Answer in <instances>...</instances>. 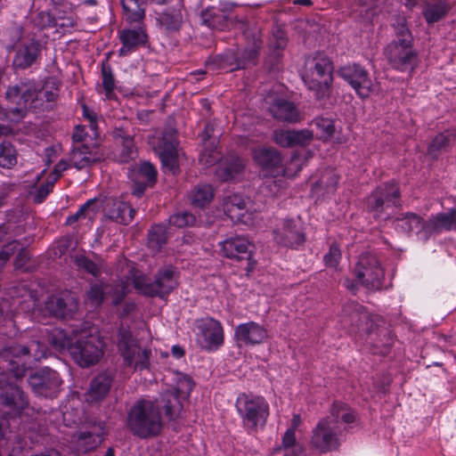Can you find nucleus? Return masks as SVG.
<instances>
[{"label": "nucleus", "instance_id": "nucleus-55", "mask_svg": "<svg viewBox=\"0 0 456 456\" xmlns=\"http://www.w3.org/2000/svg\"><path fill=\"white\" fill-rule=\"evenodd\" d=\"M281 449L288 451L292 449L294 456H304V451L302 447L297 444L295 428H289L287 429L282 436L281 445L275 449V452H280Z\"/></svg>", "mask_w": 456, "mask_h": 456}, {"label": "nucleus", "instance_id": "nucleus-12", "mask_svg": "<svg viewBox=\"0 0 456 456\" xmlns=\"http://www.w3.org/2000/svg\"><path fill=\"white\" fill-rule=\"evenodd\" d=\"M69 354L79 366L90 367L102 357V343L98 337L93 335L79 338L69 347Z\"/></svg>", "mask_w": 456, "mask_h": 456}, {"label": "nucleus", "instance_id": "nucleus-56", "mask_svg": "<svg viewBox=\"0 0 456 456\" xmlns=\"http://www.w3.org/2000/svg\"><path fill=\"white\" fill-rule=\"evenodd\" d=\"M48 342L53 346L55 350L69 352V347L73 345L70 338L67 337L66 333L61 330H54L48 335Z\"/></svg>", "mask_w": 456, "mask_h": 456}, {"label": "nucleus", "instance_id": "nucleus-60", "mask_svg": "<svg viewBox=\"0 0 456 456\" xmlns=\"http://www.w3.org/2000/svg\"><path fill=\"white\" fill-rule=\"evenodd\" d=\"M168 221L173 226L183 228L193 225L196 222V217L193 214L184 211L172 215Z\"/></svg>", "mask_w": 456, "mask_h": 456}, {"label": "nucleus", "instance_id": "nucleus-26", "mask_svg": "<svg viewBox=\"0 0 456 456\" xmlns=\"http://www.w3.org/2000/svg\"><path fill=\"white\" fill-rule=\"evenodd\" d=\"M199 342L207 350H217L224 344V330L220 322L209 318L198 326Z\"/></svg>", "mask_w": 456, "mask_h": 456}, {"label": "nucleus", "instance_id": "nucleus-50", "mask_svg": "<svg viewBox=\"0 0 456 456\" xmlns=\"http://www.w3.org/2000/svg\"><path fill=\"white\" fill-rule=\"evenodd\" d=\"M288 45V35L284 28L281 25H275L272 28L271 37L268 43V50L282 53Z\"/></svg>", "mask_w": 456, "mask_h": 456}, {"label": "nucleus", "instance_id": "nucleus-19", "mask_svg": "<svg viewBox=\"0 0 456 456\" xmlns=\"http://www.w3.org/2000/svg\"><path fill=\"white\" fill-rule=\"evenodd\" d=\"M144 20L126 22L129 27L119 31L118 38L122 44L118 50L119 56H126L140 47L147 45L149 36Z\"/></svg>", "mask_w": 456, "mask_h": 456}, {"label": "nucleus", "instance_id": "nucleus-34", "mask_svg": "<svg viewBox=\"0 0 456 456\" xmlns=\"http://www.w3.org/2000/svg\"><path fill=\"white\" fill-rule=\"evenodd\" d=\"M112 381V376L106 372H102L95 376L92 379L90 387L85 394L86 402L93 404L103 401L110 393Z\"/></svg>", "mask_w": 456, "mask_h": 456}, {"label": "nucleus", "instance_id": "nucleus-57", "mask_svg": "<svg viewBox=\"0 0 456 456\" xmlns=\"http://www.w3.org/2000/svg\"><path fill=\"white\" fill-rule=\"evenodd\" d=\"M107 283L96 282L90 286L86 291L88 301L94 306H100L104 301L107 294Z\"/></svg>", "mask_w": 456, "mask_h": 456}, {"label": "nucleus", "instance_id": "nucleus-8", "mask_svg": "<svg viewBox=\"0 0 456 456\" xmlns=\"http://www.w3.org/2000/svg\"><path fill=\"white\" fill-rule=\"evenodd\" d=\"M193 381L191 377L183 375L178 379L176 387L167 389L157 399L158 407L161 408L169 420L176 419L183 408V402L188 398L193 389Z\"/></svg>", "mask_w": 456, "mask_h": 456}, {"label": "nucleus", "instance_id": "nucleus-23", "mask_svg": "<svg viewBox=\"0 0 456 456\" xmlns=\"http://www.w3.org/2000/svg\"><path fill=\"white\" fill-rule=\"evenodd\" d=\"M200 19L210 28L224 30L233 25V7L228 4L208 6L201 11Z\"/></svg>", "mask_w": 456, "mask_h": 456}, {"label": "nucleus", "instance_id": "nucleus-10", "mask_svg": "<svg viewBox=\"0 0 456 456\" xmlns=\"http://www.w3.org/2000/svg\"><path fill=\"white\" fill-rule=\"evenodd\" d=\"M29 405L28 395L16 382L0 379V416L5 419L20 417Z\"/></svg>", "mask_w": 456, "mask_h": 456}, {"label": "nucleus", "instance_id": "nucleus-36", "mask_svg": "<svg viewBox=\"0 0 456 456\" xmlns=\"http://www.w3.org/2000/svg\"><path fill=\"white\" fill-rule=\"evenodd\" d=\"M334 63L324 53L318 52L305 61V71L313 74L322 75L324 78L333 77Z\"/></svg>", "mask_w": 456, "mask_h": 456}, {"label": "nucleus", "instance_id": "nucleus-29", "mask_svg": "<svg viewBox=\"0 0 456 456\" xmlns=\"http://www.w3.org/2000/svg\"><path fill=\"white\" fill-rule=\"evenodd\" d=\"M77 306V300L71 293L52 296L45 303V308L50 314L60 319L71 318Z\"/></svg>", "mask_w": 456, "mask_h": 456}, {"label": "nucleus", "instance_id": "nucleus-42", "mask_svg": "<svg viewBox=\"0 0 456 456\" xmlns=\"http://www.w3.org/2000/svg\"><path fill=\"white\" fill-rule=\"evenodd\" d=\"M246 208L247 202L241 194L232 193L224 198V211L232 221H239L244 216Z\"/></svg>", "mask_w": 456, "mask_h": 456}, {"label": "nucleus", "instance_id": "nucleus-24", "mask_svg": "<svg viewBox=\"0 0 456 456\" xmlns=\"http://www.w3.org/2000/svg\"><path fill=\"white\" fill-rule=\"evenodd\" d=\"M106 425L103 421L88 423L85 430L77 435V446L79 452L86 453L102 444L106 436Z\"/></svg>", "mask_w": 456, "mask_h": 456}, {"label": "nucleus", "instance_id": "nucleus-37", "mask_svg": "<svg viewBox=\"0 0 456 456\" xmlns=\"http://www.w3.org/2000/svg\"><path fill=\"white\" fill-rule=\"evenodd\" d=\"M456 142V129H448L437 134L428 146L427 153L432 159H437L447 151Z\"/></svg>", "mask_w": 456, "mask_h": 456}, {"label": "nucleus", "instance_id": "nucleus-2", "mask_svg": "<svg viewBox=\"0 0 456 456\" xmlns=\"http://www.w3.org/2000/svg\"><path fill=\"white\" fill-rule=\"evenodd\" d=\"M116 345L125 366L133 367L134 371L150 369L151 350L140 346L139 340L133 335L129 326L123 324L119 326Z\"/></svg>", "mask_w": 456, "mask_h": 456}, {"label": "nucleus", "instance_id": "nucleus-27", "mask_svg": "<svg viewBox=\"0 0 456 456\" xmlns=\"http://www.w3.org/2000/svg\"><path fill=\"white\" fill-rule=\"evenodd\" d=\"M451 230H456V208L446 213H438L425 221L422 224V236L428 240L432 235Z\"/></svg>", "mask_w": 456, "mask_h": 456}, {"label": "nucleus", "instance_id": "nucleus-25", "mask_svg": "<svg viewBox=\"0 0 456 456\" xmlns=\"http://www.w3.org/2000/svg\"><path fill=\"white\" fill-rule=\"evenodd\" d=\"M277 242L284 247L297 248L305 241V234L300 221L284 219L281 227L275 231Z\"/></svg>", "mask_w": 456, "mask_h": 456}, {"label": "nucleus", "instance_id": "nucleus-43", "mask_svg": "<svg viewBox=\"0 0 456 456\" xmlns=\"http://www.w3.org/2000/svg\"><path fill=\"white\" fill-rule=\"evenodd\" d=\"M206 65L208 69L213 71L225 69L233 71L238 69L237 55L232 51H227L223 54L208 57L206 61Z\"/></svg>", "mask_w": 456, "mask_h": 456}, {"label": "nucleus", "instance_id": "nucleus-15", "mask_svg": "<svg viewBox=\"0 0 456 456\" xmlns=\"http://www.w3.org/2000/svg\"><path fill=\"white\" fill-rule=\"evenodd\" d=\"M156 4L167 5L157 18V23L160 28L168 35L179 33L186 17L183 0H161Z\"/></svg>", "mask_w": 456, "mask_h": 456}, {"label": "nucleus", "instance_id": "nucleus-45", "mask_svg": "<svg viewBox=\"0 0 456 456\" xmlns=\"http://www.w3.org/2000/svg\"><path fill=\"white\" fill-rule=\"evenodd\" d=\"M59 97V89L57 87L47 89V86L39 89L37 87V97L34 102H30V108L41 109L42 110H52L54 103Z\"/></svg>", "mask_w": 456, "mask_h": 456}, {"label": "nucleus", "instance_id": "nucleus-59", "mask_svg": "<svg viewBox=\"0 0 456 456\" xmlns=\"http://www.w3.org/2000/svg\"><path fill=\"white\" fill-rule=\"evenodd\" d=\"M96 199L87 200L85 204L80 206V208L75 214L70 215L67 217L65 224L71 225L74 223L86 218V216L90 217V212H92V214H94L96 212L95 209H91L92 206L94 205Z\"/></svg>", "mask_w": 456, "mask_h": 456}, {"label": "nucleus", "instance_id": "nucleus-58", "mask_svg": "<svg viewBox=\"0 0 456 456\" xmlns=\"http://www.w3.org/2000/svg\"><path fill=\"white\" fill-rule=\"evenodd\" d=\"M107 294L106 296H110L112 297V305L117 306L120 305L126 294H127V287L123 282L120 283H107Z\"/></svg>", "mask_w": 456, "mask_h": 456}, {"label": "nucleus", "instance_id": "nucleus-61", "mask_svg": "<svg viewBox=\"0 0 456 456\" xmlns=\"http://www.w3.org/2000/svg\"><path fill=\"white\" fill-rule=\"evenodd\" d=\"M85 149H87V144L74 146L70 152V160L73 166L77 169H83L88 167V158L85 155Z\"/></svg>", "mask_w": 456, "mask_h": 456}, {"label": "nucleus", "instance_id": "nucleus-35", "mask_svg": "<svg viewBox=\"0 0 456 456\" xmlns=\"http://www.w3.org/2000/svg\"><path fill=\"white\" fill-rule=\"evenodd\" d=\"M302 78L307 89L314 93L316 100L321 101L330 96L333 77L324 78L322 75L313 74V72H305Z\"/></svg>", "mask_w": 456, "mask_h": 456}, {"label": "nucleus", "instance_id": "nucleus-5", "mask_svg": "<svg viewBox=\"0 0 456 456\" xmlns=\"http://www.w3.org/2000/svg\"><path fill=\"white\" fill-rule=\"evenodd\" d=\"M340 324L351 335L364 338L367 334H371L377 322L380 318L370 315L364 307L355 302H349L343 305L340 315Z\"/></svg>", "mask_w": 456, "mask_h": 456}, {"label": "nucleus", "instance_id": "nucleus-16", "mask_svg": "<svg viewBox=\"0 0 456 456\" xmlns=\"http://www.w3.org/2000/svg\"><path fill=\"white\" fill-rule=\"evenodd\" d=\"M338 75L345 80L362 98H368L372 92L373 82L369 71L358 63H351L340 67Z\"/></svg>", "mask_w": 456, "mask_h": 456}, {"label": "nucleus", "instance_id": "nucleus-21", "mask_svg": "<svg viewBox=\"0 0 456 456\" xmlns=\"http://www.w3.org/2000/svg\"><path fill=\"white\" fill-rule=\"evenodd\" d=\"M128 178L132 183V195L141 198L148 189L155 186L158 171L150 161H142L129 169Z\"/></svg>", "mask_w": 456, "mask_h": 456}, {"label": "nucleus", "instance_id": "nucleus-11", "mask_svg": "<svg viewBox=\"0 0 456 456\" xmlns=\"http://www.w3.org/2000/svg\"><path fill=\"white\" fill-rule=\"evenodd\" d=\"M400 197V188L395 181L381 183L368 196L367 210L375 219H387L390 214L387 213V210L393 206H397L396 200Z\"/></svg>", "mask_w": 456, "mask_h": 456}, {"label": "nucleus", "instance_id": "nucleus-7", "mask_svg": "<svg viewBox=\"0 0 456 456\" xmlns=\"http://www.w3.org/2000/svg\"><path fill=\"white\" fill-rule=\"evenodd\" d=\"M346 428H342L334 419L325 417L313 429L311 446L320 453L338 451L341 446Z\"/></svg>", "mask_w": 456, "mask_h": 456}, {"label": "nucleus", "instance_id": "nucleus-47", "mask_svg": "<svg viewBox=\"0 0 456 456\" xmlns=\"http://www.w3.org/2000/svg\"><path fill=\"white\" fill-rule=\"evenodd\" d=\"M395 222L396 223V227L406 233H411L415 230H418L419 232L422 234V224L425 221L420 216L415 213L407 212L402 214L400 216L395 218Z\"/></svg>", "mask_w": 456, "mask_h": 456}, {"label": "nucleus", "instance_id": "nucleus-44", "mask_svg": "<svg viewBox=\"0 0 456 456\" xmlns=\"http://www.w3.org/2000/svg\"><path fill=\"white\" fill-rule=\"evenodd\" d=\"M214 198V190L210 184H197L191 191L189 199L194 208H203L208 205Z\"/></svg>", "mask_w": 456, "mask_h": 456}, {"label": "nucleus", "instance_id": "nucleus-33", "mask_svg": "<svg viewBox=\"0 0 456 456\" xmlns=\"http://www.w3.org/2000/svg\"><path fill=\"white\" fill-rule=\"evenodd\" d=\"M364 338L373 347V353L381 355H387L394 343L391 330L381 318L374 326L372 333L367 334Z\"/></svg>", "mask_w": 456, "mask_h": 456}, {"label": "nucleus", "instance_id": "nucleus-41", "mask_svg": "<svg viewBox=\"0 0 456 456\" xmlns=\"http://www.w3.org/2000/svg\"><path fill=\"white\" fill-rule=\"evenodd\" d=\"M256 162L267 170H277L281 168L282 157L281 154L273 148H262L254 152Z\"/></svg>", "mask_w": 456, "mask_h": 456}, {"label": "nucleus", "instance_id": "nucleus-40", "mask_svg": "<svg viewBox=\"0 0 456 456\" xmlns=\"http://www.w3.org/2000/svg\"><path fill=\"white\" fill-rule=\"evenodd\" d=\"M244 164L239 158H230L221 160L216 168V176L221 182H227L234 179L242 173Z\"/></svg>", "mask_w": 456, "mask_h": 456}, {"label": "nucleus", "instance_id": "nucleus-39", "mask_svg": "<svg viewBox=\"0 0 456 456\" xmlns=\"http://www.w3.org/2000/svg\"><path fill=\"white\" fill-rule=\"evenodd\" d=\"M272 116L280 121L295 123L298 120V111L296 106L284 99L276 100L269 108Z\"/></svg>", "mask_w": 456, "mask_h": 456}, {"label": "nucleus", "instance_id": "nucleus-46", "mask_svg": "<svg viewBox=\"0 0 456 456\" xmlns=\"http://www.w3.org/2000/svg\"><path fill=\"white\" fill-rule=\"evenodd\" d=\"M391 27L394 29L395 42L413 43V36L409 28L407 19L404 15H395L393 17Z\"/></svg>", "mask_w": 456, "mask_h": 456}, {"label": "nucleus", "instance_id": "nucleus-49", "mask_svg": "<svg viewBox=\"0 0 456 456\" xmlns=\"http://www.w3.org/2000/svg\"><path fill=\"white\" fill-rule=\"evenodd\" d=\"M167 227L163 224H155L148 232V247L155 252H159L167 243Z\"/></svg>", "mask_w": 456, "mask_h": 456}, {"label": "nucleus", "instance_id": "nucleus-14", "mask_svg": "<svg viewBox=\"0 0 456 456\" xmlns=\"http://www.w3.org/2000/svg\"><path fill=\"white\" fill-rule=\"evenodd\" d=\"M28 382L36 395L45 398L57 397L62 384L59 373L49 367L42 368L31 374Z\"/></svg>", "mask_w": 456, "mask_h": 456}, {"label": "nucleus", "instance_id": "nucleus-1", "mask_svg": "<svg viewBox=\"0 0 456 456\" xmlns=\"http://www.w3.org/2000/svg\"><path fill=\"white\" fill-rule=\"evenodd\" d=\"M126 425L129 431L141 439L158 436L163 428L159 407L150 400H137L127 411Z\"/></svg>", "mask_w": 456, "mask_h": 456}, {"label": "nucleus", "instance_id": "nucleus-30", "mask_svg": "<svg viewBox=\"0 0 456 456\" xmlns=\"http://www.w3.org/2000/svg\"><path fill=\"white\" fill-rule=\"evenodd\" d=\"M268 337L267 330L259 323L248 322L235 328L234 338L239 346H256L262 344Z\"/></svg>", "mask_w": 456, "mask_h": 456}, {"label": "nucleus", "instance_id": "nucleus-20", "mask_svg": "<svg viewBox=\"0 0 456 456\" xmlns=\"http://www.w3.org/2000/svg\"><path fill=\"white\" fill-rule=\"evenodd\" d=\"M384 55L390 65L400 71L413 69L418 59V53L413 48V43L403 44L391 41L384 48Z\"/></svg>", "mask_w": 456, "mask_h": 456}, {"label": "nucleus", "instance_id": "nucleus-62", "mask_svg": "<svg viewBox=\"0 0 456 456\" xmlns=\"http://www.w3.org/2000/svg\"><path fill=\"white\" fill-rule=\"evenodd\" d=\"M314 123L321 132L319 135L320 139L326 141L333 136L335 133V126L332 119L317 118H315Z\"/></svg>", "mask_w": 456, "mask_h": 456}, {"label": "nucleus", "instance_id": "nucleus-9", "mask_svg": "<svg viewBox=\"0 0 456 456\" xmlns=\"http://www.w3.org/2000/svg\"><path fill=\"white\" fill-rule=\"evenodd\" d=\"M37 97V86L32 80L20 81L18 84L10 86L5 92L6 100L17 105L9 110L11 114L10 122L20 123L28 113V105Z\"/></svg>", "mask_w": 456, "mask_h": 456}, {"label": "nucleus", "instance_id": "nucleus-38", "mask_svg": "<svg viewBox=\"0 0 456 456\" xmlns=\"http://www.w3.org/2000/svg\"><path fill=\"white\" fill-rule=\"evenodd\" d=\"M451 8L447 0H430L424 4L422 15L426 22L430 25L444 20Z\"/></svg>", "mask_w": 456, "mask_h": 456}, {"label": "nucleus", "instance_id": "nucleus-52", "mask_svg": "<svg viewBox=\"0 0 456 456\" xmlns=\"http://www.w3.org/2000/svg\"><path fill=\"white\" fill-rule=\"evenodd\" d=\"M102 88L104 90L105 95L108 99H112L114 96V90L116 87V80L113 74L112 68L108 63V61H103L102 62Z\"/></svg>", "mask_w": 456, "mask_h": 456}, {"label": "nucleus", "instance_id": "nucleus-6", "mask_svg": "<svg viewBox=\"0 0 456 456\" xmlns=\"http://www.w3.org/2000/svg\"><path fill=\"white\" fill-rule=\"evenodd\" d=\"M353 273L361 286L376 291L384 288L385 270L378 256L371 252H363L353 269Z\"/></svg>", "mask_w": 456, "mask_h": 456}, {"label": "nucleus", "instance_id": "nucleus-28", "mask_svg": "<svg viewBox=\"0 0 456 456\" xmlns=\"http://www.w3.org/2000/svg\"><path fill=\"white\" fill-rule=\"evenodd\" d=\"M246 47L240 56H237V69H246L256 65L263 46V39L260 30L248 29L245 32Z\"/></svg>", "mask_w": 456, "mask_h": 456}, {"label": "nucleus", "instance_id": "nucleus-48", "mask_svg": "<svg viewBox=\"0 0 456 456\" xmlns=\"http://www.w3.org/2000/svg\"><path fill=\"white\" fill-rule=\"evenodd\" d=\"M329 417L334 419L337 425H338L339 419L346 424H351L356 420L357 413L347 404L336 401L330 408V416Z\"/></svg>", "mask_w": 456, "mask_h": 456}, {"label": "nucleus", "instance_id": "nucleus-31", "mask_svg": "<svg viewBox=\"0 0 456 456\" xmlns=\"http://www.w3.org/2000/svg\"><path fill=\"white\" fill-rule=\"evenodd\" d=\"M274 142L281 147H305L314 140V133L309 129H277L273 133Z\"/></svg>", "mask_w": 456, "mask_h": 456}, {"label": "nucleus", "instance_id": "nucleus-4", "mask_svg": "<svg viewBox=\"0 0 456 456\" xmlns=\"http://www.w3.org/2000/svg\"><path fill=\"white\" fill-rule=\"evenodd\" d=\"M133 284L140 294L163 299L178 286V281L175 268L164 267L156 273L153 281L146 276H137L134 279Z\"/></svg>", "mask_w": 456, "mask_h": 456}, {"label": "nucleus", "instance_id": "nucleus-63", "mask_svg": "<svg viewBox=\"0 0 456 456\" xmlns=\"http://www.w3.org/2000/svg\"><path fill=\"white\" fill-rule=\"evenodd\" d=\"M121 151L118 155V161L121 163H128L136 157V148L134 137L125 138L124 143L121 144Z\"/></svg>", "mask_w": 456, "mask_h": 456}, {"label": "nucleus", "instance_id": "nucleus-51", "mask_svg": "<svg viewBox=\"0 0 456 456\" xmlns=\"http://www.w3.org/2000/svg\"><path fill=\"white\" fill-rule=\"evenodd\" d=\"M339 176L335 170L326 168L322 171L319 179L314 183L315 189H322L327 193L333 192L338 183Z\"/></svg>", "mask_w": 456, "mask_h": 456}, {"label": "nucleus", "instance_id": "nucleus-13", "mask_svg": "<svg viewBox=\"0 0 456 456\" xmlns=\"http://www.w3.org/2000/svg\"><path fill=\"white\" fill-rule=\"evenodd\" d=\"M22 344L12 343L0 349V370L15 379H22L28 369L26 354L20 349Z\"/></svg>", "mask_w": 456, "mask_h": 456}, {"label": "nucleus", "instance_id": "nucleus-53", "mask_svg": "<svg viewBox=\"0 0 456 456\" xmlns=\"http://www.w3.org/2000/svg\"><path fill=\"white\" fill-rule=\"evenodd\" d=\"M20 350L26 354L28 363L31 359L39 361L47 354V346L44 343L36 340L29 341L26 345L22 344V348Z\"/></svg>", "mask_w": 456, "mask_h": 456}, {"label": "nucleus", "instance_id": "nucleus-64", "mask_svg": "<svg viewBox=\"0 0 456 456\" xmlns=\"http://www.w3.org/2000/svg\"><path fill=\"white\" fill-rule=\"evenodd\" d=\"M75 263L79 268L84 269L86 273L94 277H97L101 273L99 266L93 260L84 255L76 256Z\"/></svg>", "mask_w": 456, "mask_h": 456}, {"label": "nucleus", "instance_id": "nucleus-54", "mask_svg": "<svg viewBox=\"0 0 456 456\" xmlns=\"http://www.w3.org/2000/svg\"><path fill=\"white\" fill-rule=\"evenodd\" d=\"M17 164V152L14 146L9 142L0 143V166L11 168Z\"/></svg>", "mask_w": 456, "mask_h": 456}, {"label": "nucleus", "instance_id": "nucleus-3", "mask_svg": "<svg viewBox=\"0 0 456 456\" xmlns=\"http://www.w3.org/2000/svg\"><path fill=\"white\" fill-rule=\"evenodd\" d=\"M236 409L248 434H256L259 428L265 427L270 411L269 404L263 396L240 394Z\"/></svg>", "mask_w": 456, "mask_h": 456}, {"label": "nucleus", "instance_id": "nucleus-32", "mask_svg": "<svg viewBox=\"0 0 456 456\" xmlns=\"http://www.w3.org/2000/svg\"><path fill=\"white\" fill-rule=\"evenodd\" d=\"M103 212L106 216L120 224L127 225L134 218L135 210L128 203L114 197L105 198Z\"/></svg>", "mask_w": 456, "mask_h": 456}, {"label": "nucleus", "instance_id": "nucleus-17", "mask_svg": "<svg viewBox=\"0 0 456 456\" xmlns=\"http://www.w3.org/2000/svg\"><path fill=\"white\" fill-rule=\"evenodd\" d=\"M176 132L172 128L165 129L161 137L154 145V151L159 155L164 168L173 175L180 173Z\"/></svg>", "mask_w": 456, "mask_h": 456}, {"label": "nucleus", "instance_id": "nucleus-18", "mask_svg": "<svg viewBox=\"0 0 456 456\" xmlns=\"http://www.w3.org/2000/svg\"><path fill=\"white\" fill-rule=\"evenodd\" d=\"M220 251L224 257L241 262L245 260L247 266L245 270L248 273L252 272L256 266V260L253 259L254 246L244 237H230L219 243Z\"/></svg>", "mask_w": 456, "mask_h": 456}, {"label": "nucleus", "instance_id": "nucleus-22", "mask_svg": "<svg viewBox=\"0 0 456 456\" xmlns=\"http://www.w3.org/2000/svg\"><path fill=\"white\" fill-rule=\"evenodd\" d=\"M43 45L40 40L31 38L18 43L12 60L15 69H27L37 62L42 54Z\"/></svg>", "mask_w": 456, "mask_h": 456}]
</instances>
